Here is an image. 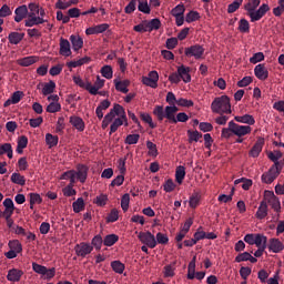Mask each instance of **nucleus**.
<instances>
[{
	"label": "nucleus",
	"mask_w": 284,
	"mask_h": 284,
	"mask_svg": "<svg viewBox=\"0 0 284 284\" xmlns=\"http://www.w3.org/2000/svg\"><path fill=\"white\" fill-rule=\"evenodd\" d=\"M261 6V0H248L246 4H244V10L247 12V17L251 19V23H255V21H261L264 14L270 12V6L267 3H263ZM256 8H258L256 10Z\"/></svg>",
	"instance_id": "1"
},
{
	"label": "nucleus",
	"mask_w": 284,
	"mask_h": 284,
	"mask_svg": "<svg viewBox=\"0 0 284 284\" xmlns=\"http://www.w3.org/2000/svg\"><path fill=\"white\" fill-rule=\"evenodd\" d=\"M211 110L214 114H232V104L230 103V97L222 95L215 98L211 104Z\"/></svg>",
	"instance_id": "2"
},
{
	"label": "nucleus",
	"mask_w": 284,
	"mask_h": 284,
	"mask_svg": "<svg viewBox=\"0 0 284 284\" xmlns=\"http://www.w3.org/2000/svg\"><path fill=\"white\" fill-rule=\"evenodd\" d=\"M281 170L283 166H271V169L262 175V182L266 183L267 185L274 183L278 175L281 174Z\"/></svg>",
	"instance_id": "3"
},
{
	"label": "nucleus",
	"mask_w": 284,
	"mask_h": 284,
	"mask_svg": "<svg viewBox=\"0 0 284 284\" xmlns=\"http://www.w3.org/2000/svg\"><path fill=\"white\" fill-rule=\"evenodd\" d=\"M264 200L266 201V205L268 203L274 212L281 214V200H278V196H275L272 191H265Z\"/></svg>",
	"instance_id": "4"
},
{
	"label": "nucleus",
	"mask_w": 284,
	"mask_h": 284,
	"mask_svg": "<svg viewBox=\"0 0 284 284\" xmlns=\"http://www.w3.org/2000/svg\"><path fill=\"white\" fill-rule=\"evenodd\" d=\"M138 239L139 241H141V243H143V245H146L151 250H154V247H156V237L150 231L140 232Z\"/></svg>",
	"instance_id": "5"
},
{
	"label": "nucleus",
	"mask_w": 284,
	"mask_h": 284,
	"mask_svg": "<svg viewBox=\"0 0 284 284\" xmlns=\"http://www.w3.org/2000/svg\"><path fill=\"white\" fill-rule=\"evenodd\" d=\"M185 57H194V59H203L205 54V49L201 44H194L189 48H185Z\"/></svg>",
	"instance_id": "6"
},
{
	"label": "nucleus",
	"mask_w": 284,
	"mask_h": 284,
	"mask_svg": "<svg viewBox=\"0 0 284 284\" xmlns=\"http://www.w3.org/2000/svg\"><path fill=\"white\" fill-rule=\"evenodd\" d=\"M142 83L149 88H159V72L150 71L148 77L142 78Z\"/></svg>",
	"instance_id": "7"
},
{
	"label": "nucleus",
	"mask_w": 284,
	"mask_h": 284,
	"mask_svg": "<svg viewBox=\"0 0 284 284\" xmlns=\"http://www.w3.org/2000/svg\"><path fill=\"white\" fill-rule=\"evenodd\" d=\"M74 250L77 256L85 258L88 254H92V250H94V246L90 245V243L81 242L80 244H77L74 246Z\"/></svg>",
	"instance_id": "8"
},
{
	"label": "nucleus",
	"mask_w": 284,
	"mask_h": 284,
	"mask_svg": "<svg viewBox=\"0 0 284 284\" xmlns=\"http://www.w3.org/2000/svg\"><path fill=\"white\" fill-rule=\"evenodd\" d=\"M233 125V134L235 136H247V134H252V126L250 125H241L231 121Z\"/></svg>",
	"instance_id": "9"
},
{
	"label": "nucleus",
	"mask_w": 284,
	"mask_h": 284,
	"mask_svg": "<svg viewBox=\"0 0 284 284\" xmlns=\"http://www.w3.org/2000/svg\"><path fill=\"white\" fill-rule=\"evenodd\" d=\"M105 85V80H101V77H97V80L94 82V85H92L91 82H88V92H90V94L97 95L99 94V90H101V88H103Z\"/></svg>",
	"instance_id": "10"
},
{
	"label": "nucleus",
	"mask_w": 284,
	"mask_h": 284,
	"mask_svg": "<svg viewBox=\"0 0 284 284\" xmlns=\"http://www.w3.org/2000/svg\"><path fill=\"white\" fill-rule=\"evenodd\" d=\"M14 21L16 23H21V21H23V19H27L29 17L28 13V6L22 4L20 7H18L14 11Z\"/></svg>",
	"instance_id": "11"
},
{
	"label": "nucleus",
	"mask_w": 284,
	"mask_h": 284,
	"mask_svg": "<svg viewBox=\"0 0 284 284\" xmlns=\"http://www.w3.org/2000/svg\"><path fill=\"white\" fill-rule=\"evenodd\" d=\"M263 145H265V139L260 138L255 144L253 145V148L250 151V156H252L253 159L258 158V154H261V152H263Z\"/></svg>",
	"instance_id": "12"
},
{
	"label": "nucleus",
	"mask_w": 284,
	"mask_h": 284,
	"mask_svg": "<svg viewBox=\"0 0 284 284\" xmlns=\"http://www.w3.org/2000/svg\"><path fill=\"white\" fill-rule=\"evenodd\" d=\"M254 73L260 81H265L267 80V77H270V72L267 71V68H265V64H257L254 69Z\"/></svg>",
	"instance_id": "13"
},
{
	"label": "nucleus",
	"mask_w": 284,
	"mask_h": 284,
	"mask_svg": "<svg viewBox=\"0 0 284 284\" xmlns=\"http://www.w3.org/2000/svg\"><path fill=\"white\" fill-rule=\"evenodd\" d=\"M75 176L80 183L88 181V168L84 164H78Z\"/></svg>",
	"instance_id": "14"
},
{
	"label": "nucleus",
	"mask_w": 284,
	"mask_h": 284,
	"mask_svg": "<svg viewBox=\"0 0 284 284\" xmlns=\"http://www.w3.org/2000/svg\"><path fill=\"white\" fill-rule=\"evenodd\" d=\"M21 276H23V271L18 268H11L8 272L7 280L11 283H19V281H21Z\"/></svg>",
	"instance_id": "15"
},
{
	"label": "nucleus",
	"mask_w": 284,
	"mask_h": 284,
	"mask_svg": "<svg viewBox=\"0 0 284 284\" xmlns=\"http://www.w3.org/2000/svg\"><path fill=\"white\" fill-rule=\"evenodd\" d=\"M178 73L180 74V80L184 83H190L192 81V75H190V67L181 65L178 68Z\"/></svg>",
	"instance_id": "16"
},
{
	"label": "nucleus",
	"mask_w": 284,
	"mask_h": 284,
	"mask_svg": "<svg viewBox=\"0 0 284 284\" xmlns=\"http://www.w3.org/2000/svg\"><path fill=\"white\" fill-rule=\"evenodd\" d=\"M120 173L121 175H118L112 182H111V187L114 186H120L123 185V181H125V176L123 174H125V162H122V164H120Z\"/></svg>",
	"instance_id": "17"
},
{
	"label": "nucleus",
	"mask_w": 284,
	"mask_h": 284,
	"mask_svg": "<svg viewBox=\"0 0 284 284\" xmlns=\"http://www.w3.org/2000/svg\"><path fill=\"white\" fill-rule=\"evenodd\" d=\"M268 250H271V252H274V254H278V252H283L284 250L283 242H281V240L278 239H271Z\"/></svg>",
	"instance_id": "18"
},
{
	"label": "nucleus",
	"mask_w": 284,
	"mask_h": 284,
	"mask_svg": "<svg viewBox=\"0 0 284 284\" xmlns=\"http://www.w3.org/2000/svg\"><path fill=\"white\" fill-rule=\"evenodd\" d=\"M267 202L263 199V201L260 203L257 212L255 213L256 219H258V221H263V219L267 216Z\"/></svg>",
	"instance_id": "19"
},
{
	"label": "nucleus",
	"mask_w": 284,
	"mask_h": 284,
	"mask_svg": "<svg viewBox=\"0 0 284 284\" xmlns=\"http://www.w3.org/2000/svg\"><path fill=\"white\" fill-rule=\"evenodd\" d=\"M43 18L37 16H29V19L24 21L26 28H32L33 26H41V23H45Z\"/></svg>",
	"instance_id": "20"
},
{
	"label": "nucleus",
	"mask_w": 284,
	"mask_h": 284,
	"mask_svg": "<svg viewBox=\"0 0 284 284\" xmlns=\"http://www.w3.org/2000/svg\"><path fill=\"white\" fill-rule=\"evenodd\" d=\"M115 90L118 92H122V94H128L130 90L128 87L130 85V80L120 81L118 79L114 80Z\"/></svg>",
	"instance_id": "21"
},
{
	"label": "nucleus",
	"mask_w": 284,
	"mask_h": 284,
	"mask_svg": "<svg viewBox=\"0 0 284 284\" xmlns=\"http://www.w3.org/2000/svg\"><path fill=\"white\" fill-rule=\"evenodd\" d=\"M70 123L78 130L79 132H83L85 130V122L80 116L73 115L70 118Z\"/></svg>",
	"instance_id": "22"
},
{
	"label": "nucleus",
	"mask_w": 284,
	"mask_h": 284,
	"mask_svg": "<svg viewBox=\"0 0 284 284\" xmlns=\"http://www.w3.org/2000/svg\"><path fill=\"white\" fill-rule=\"evenodd\" d=\"M60 54H62V57H70V54H72L68 39H60Z\"/></svg>",
	"instance_id": "23"
},
{
	"label": "nucleus",
	"mask_w": 284,
	"mask_h": 284,
	"mask_svg": "<svg viewBox=\"0 0 284 284\" xmlns=\"http://www.w3.org/2000/svg\"><path fill=\"white\" fill-rule=\"evenodd\" d=\"M24 37H26V33L11 32L8 36L9 43H11V45H19V43L23 41Z\"/></svg>",
	"instance_id": "24"
},
{
	"label": "nucleus",
	"mask_w": 284,
	"mask_h": 284,
	"mask_svg": "<svg viewBox=\"0 0 284 284\" xmlns=\"http://www.w3.org/2000/svg\"><path fill=\"white\" fill-rule=\"evenodd\" d=\"M234 120L237 123H245L246 125H254V123H256V120H254V115L250 114L236 115Z\"/></svg>",
	"instance_id": "25"
},
{
	"label": "nucleus",
	"mask_w": 284,
	"mask_h": 284,
	"mask_svg": "<svg viewBox=\"0 0 284 284\" xmlns=\"http://www.w3.org/2000/svg\"><path fill=\"white\" fill-rule=\"evenodd\" d=\"M268 159L271 161H273V166H276V168H283V165L281 164V162L278 161L280 159H283V153L281 151H273V152H270L267 154Z\"/></svg>",
	"instance_id": "26"
},
{
	"label": "nucleus",
	"mask_w": 284,
	"mask_h": 284,
	"mask_svg": "<svg viewBox=\"0 0 284 284\" xmlns=\"http://www.w3.org/2000/svg\"><path fill=\"white\" fill-rule=\"evenodd\" d=\"M92 58L84 57L79 59L78 61H70L67 63L68 68H81V65H85V63H90Z\"/></svg>",
	"instance_id": "27"
},
{
	"label": "nucleus",
	"mask_w": 284,
	"mask_h": 284,
	"mask_svg": "<svg viewBox=\"0 0 284 284\" xmlns=\"http://www.w3.org/2000/svg\"><path fill=\"white\" fill-rule=\"evenodd\" d=\"M70 41L75 52L81 50V48H83V38H81V36H71Z\"/></svg>",
	"instance_id": "28"
},
{
	"label": "nucleus",
	"mask_w": 284,
	"mask_h": 284,
	"mask_svg": "<svg viewBox=\"0 0 284 284\" xmlns=\"http://www.w3.org/2000/svg\"><path fill=\"white\" fill-rule=\"evenodd\" d=\"M54 90H57V83L50 80L49 82L44 83L42 88V94L43 97H48L49 94H52Z\"/></svg>",
	"instance_id": "29"
},
{
	"label": "nucleus",
	"mask_w": 284,
	"mask_h": 284,
	"mask_svg": "<svg viewBox=\"0 0 284 284\" xmlns=\"http://www.w3.org/2000/svg\"><path fill=\"white\" fill-rule=\"evenodd\" d=\"M114 116H116V112H114V106L113 109L110 110V112L104 116L102 121V130H105L112 121H114Z\"/></svg>",
	"instance_id": "30"
},
{
	"label": "nucleus",
	"mask_w": 284,
	"mask_h": 284,
	"mask_svg": "<svg viewBox=\"0 0 284 284\" xmlns=\"http://www.w3.org/2000/svg\"><path fill=\"white\" fill-rule=\"evenodd\" d=\"M45 143H47V145H49L50 149L57 148V145H59V136L52 135V133H47L45 134Z\"/></svg>",
	"instance_id": "31"
},
{
	"label": "nucleus",
	"mask_w": 284,
	"mask_h": 284,
	"mask_svg": "<svg viewBox=\"0 0 284 284\" xmlns=\"http://www.w3.org/2000/svg\"><path fill=\"white\" fill-rule=\"evenodd\" d=\"M26 148H28V136L21 135L18 139V145H17L18 154H23V150H26Z\"/></svg>",
	"instance_id": "32"
},
{
	"label": "nucleus",
	"mask_w": 284,
	"mask_h": 284,
	"mask_svg": "<svg viewBox=\"0 0 284 284\" xmlns=\"http://www.w3.org/2000/svg\"><path fill=\"white\" fill-rule=\"evenodd\" d=\"M185 179V166L180 165L175 170V181L181 185L183 183V180Z\"/></svg>",
	"instance_id": "33"
},
{
	"label": "nucleus",
	"mask_w": 284,
	"mask_h": 284,
	"mask_svg": "<svg viewBox=\"0 0 284 284\" xmlns=\"http://www.w3.org/2000/svg\"><path fill=\"white\" fill-rule=\"evenodd\" d=\"M189 143H199L200 139H203V134L199 131L187 130Z\"/></svg>",
	"instance_id": "34"
},
{
	"label": "nucleus",
	"mask_w": 284,
	"mask_h": 284,
	"mask_svg": "<svg viewBox=\"0 0 284 284\" xmlns=\"http://www.w3.org/2000/svg\"><path fill=\"white\" fill-rule=\"evenodd\" d=\"M119 241V235L116 234H109L103 240V245L106 247H112Z\"/></svg>",
	"instance_id": "35"
},
{
	"label": "nucleus",
	"mask_w": 284,
	"mask_h": 284,
	"mask_svg": "<svg viewBox=\"0 0 284 284\" xmlns=\"http://www.w3.org/2000/svg\"><path fill=\"white\" fill-rule=\"evenodd\" d=\"M72 207L75 214H79V212L85 210V201L83 200V197H79L75 202H73Z\"/></svg>",
	"instance_id": "36"
},
{
	"label": "nucleus",
	"mask_w": 284,
	"mask_h": 284,
	"mask_svg": "<svg viewBox=\"0 0 284 284\" xmlns=\"http://www.w3.org/2000/svg\"><path fill=\"white\" fill-rule=\"evenodd\" d=\"M164 119H168L169 123L176 124V113H173L170 106L164 109Z\"/></svg>",
	"instance_id": "37"
},
{
	"label": "nucleus",
	"mask_w": 284,
	"mask_h": 284,
	"mask_svg": "<svg viewBox=\"0 0 284 284\" xmlns=\"http://www.w3.org/2000/svg\"><path fill=\"white\" fill-rule=\"evenodd\" d=\"M111 267L115 274H123L125 272V264L121 263V261H113Z\"/></svg>",
	"instance_id": "38"
},
{
	"label": "nucleus",
	"mask_w": 284,
	"mask_h": 284,
	"mask_svg": "<svg viewBox=\"0 0 284 284\" xmlns=\"http://www.w3.org/2000/svg\"><path fill=\"white\" fill-rule=\"evenodd\" d=\"M9 247L11 251L17 252L18 254H21L23 252V246L21 245V242H19V240L9 241Z\"/></svg>",
	"instance_id": "39"
},
{
	"label": "nucleus",
	"mask_w": 284,
	"mask_h": 284,
	"mask_svg": "<svg viewBox=\"0 0 284 284\" xmlns=\"http://www.w3.org/2000/svg\"><path fill=\"white\" fill-rule=\"evenodd\" d=\"M199 203H201V194L193 193L189 200L190 207H192V210H196V207L199 206Z\"/></svg>",
	"instance_id": "40"
},
{
	"label": "nucleus",
	"mask_w": 284,
	"mask_h": 284,
	"mask_svg": "<svg viewBox=\"0 0 284 284\" xmlns=\"http://www.w3.org/2000/svg\"><path fill=\"white\" fill-rule=\"evenodd\" d=\"M11 181L16 185H21V186L26 185V176L21 175V173H12Z\"/></svg>",
	"instance_id": "41"
},
{
	"label": "nucleus",
	"mask_w": 284,
	"mask_h": 284,
	"mask_svg": "<svg viewBox=\"0 0 284 284\" xmlns=\"http://www.w3.org/2000/svg\"><path fill=\"white\" fill-rule=\"evenodd\" d=\"M255 245L256 247H267V236L263 234L255 235Z\"/></svg>",
	"instance_id": "42"
},
{
	"label": "nucleus",
	"mask_w": 284,
	"mask_h": 284,
	"mask_svg": "<svg viewBox=\"0 0 284 284\" xmlns=\"http://www.w3.org/2000/svg\"><path fill=\"white\" fill-rule=\"evenodd\" d=\"M146 28L149 32H152V30H159L161 28V20H159V18H155L151 21H146Z\"/></svg>",
	"instance_id": "43"
},
{
	"label": "nucleus",
	"mask_w": 284,
	"mask_h": 284,
	"mask_svg": "<svg viewBox=\"0 0 284 284\" xmlns=\"http://www.w3.org/2000/svg\"><path fill=\"white\" fill-rule=\"evenodd\" d=\"M140 119L144 122L148 123V125L151 128V130H154L156 128V124L152 121V115L149 113H140Z\"/></svg>",
	"instance_id": "44"
},
{
	"label": "nucleus",
	"mask_w": 284,
	"mask_h": 284,
	"mask_svg": "<svg viewBox=\"0 0 284 284\" xmlns=\"http://www.w3.org/2000/svg\"><path fill=\"white\" fill-rule=\"evenodd\" d=\"M139 139H141V135L139 133L129 134L126 135L124 143L126 145H136V143H139Z\"/></svg>",
	"instance_id": "45"
},
{
	"label": "nucleus",
	"mask_w": 284,
	"mask_h": 284,
	"mask_svg": "<svg viewBox=\"0 0 284 284\" xmlns=\"http://www.w3.org/2000/svg\"><path fill=\"white\" fill-rule=\"evenodd\" d=\"M139 4H138V10L140 12H143L144 14H150L151 9H150V4H148V0H138Z\"/></svg>",
	"instance_id": "46"
},
{
	"label": "nucleus",
	"mask_w": 284,
	"mask_h": 284,
	"mask_svg": "<svg viewBox=\"0 0 284 284\" xmlns=\"http://www.w3.org/2000/svg\"><path fill=\"white\" fill-rule=\"evenodd\" d=\"M233 134H234V130H233V124L231 121V122H229V128L222 129L221 136H222V139H231Z\"/></svg>",
	"instance_id": "47"
},
{
	"label": "nucleus",
	"mask_w": 284,
	"mask_h": 284,
	"mask_svg": "<svg viewBox=\"0 0 284 284\" xmlns=\"http://www.w3.org/2000/svg\"><path fill=\"white\" fill-rule=\"evenodd\" d=\"M154 116H156L158 121H163L165 119V109L162 105H156L153 110Z\"/></svg>",
	"instance_id": "48"
},
{
	"label": "nucleus",
	"mask_w": 284,
	"mask_h": 284,
	"mask_svg": "<svg viewBox=\"0 0 284 284\" xmlns=\"http://www.w3.org/2000/svg\"><path fill=\"white\" fill-rule=\"evenodd\" d=\"M114 112L116 116H120L122 121H128V116L125 115V109L121 104H114Z\"/></svg>",
	"instance_id": "49"
},
{
	"label": "nucleus",
	"mask_w": 284,
	"mask_h": 284,
	"mask_svg": "<svg viewBox=\"0 0 284 284\" xmlns=\"http://www.w3.org/2000/svg\"><path fill=\"white\" fill-rule=\"evenodd\" d=\"M243 6V0H234L231 4L227 7V13L233 14V12H236Z\"/></svg>",
	"instance_id": "50"
},
{
	"label": "nucleus",
	"mask_w": 284,
	"mask_h": 284,
	"mask_svg": "<svg viewBox=\"0 0 284 284\" xmlns=\"http://www.w3.org/2000/svg\"><path fill=\"white\" fill-rule=\"evenodd\" d=\"M33 63H37L36 57H27L19 60V65H22L23 68H28L29 65H32Z\"/></svg>",
	"instance_id": "51"
},
{
	"label": "nucleus",
	"mask_w": 284,
	"mask_h": 284,
	"mask_svg": "<svg viewBox=\"0 0 284 284\" xmlns=\"http://www.w3.org/2000/svg\"><path fill=\"white\" fill-rule=\"evenodd\" d=\"M32 270L36 274H41L42 276H45V273H48V267L40 265L37 262L32 263Z\"/></svg>",
	"instance_id": "52"
},
{
	"label": "nucleus",
	"mask_w": 284,
	"mask_h": 284,
	"mask_svg": "<svg viewBox=\"0 0 284 284\" xmlns=\"http://www.w3.org/2000/svg\"><path fill=\"white\" fill-rule=\"evenodd\" d=\"M146 148L149 150V156H159V150L156 149V144L152 141H146Z\"/></svg>",
	"instance_id": "53"
},
{
	"label": "nucleus",
	"mask_w": 284,
	"mask_h": 284,
	"mask_svg": "<svg viewBox=\"0 0 284 284\" xmlns=\"http://www.w3.org/2000/svg\"><path fill=\"white\" fill-rule=\"evenodd\" d=\"M47 112H49L50 114H54L57 112H61V103H59V102H51L47 106Z\"/></svg>",
	"instance_id": "54"
},
{
	"label": "nucleus",
	"mask_w": 284,
	"mask_h": 284,
	"mask_svg": "<svg viewBox=\"0 0 284 284\" xmlns=\"http://www.w3.org/2000/svg\"><path fill=\"white\" fill-rule=\"evenodd\" d=\"M121 125H123V120L121 118H116L111 126H110V135L114 134V132H116V130H119V128H121Z\"/></svg>",
	"instance_id": "55"
},
{
	"label": "nucleus",
	"mask_w": 284,
	"mask_h": 284,
	"mask_svg": "<svg viewBox=\"0 0 284 284\" xmlns=\"http://www.w3.org/2000/svg\"><path fill=\"white\" fill-rule=\"evenodd\" d=\"M172 17H181L185 14V6L184 4H178L175 8L171 10Z\"/></svg>",
	"instance_id": "56"
},
{
	"label": "nucleus",
	"mask_w": 284,
	"mask_h": 284,
	"mask_svg": "<svg viewBox=\"0 0 284 284\" xmlns=\"http://www.w3.org/2000/svg\"><path fill=\"white\" fill-rule=\"evenodd\" d=\"M115 221H119V210L112 209L106 216V223H115Z\"/></svg>",
	"instance_id": "57"
},
{
	"label": "nucleus",
	"mask_w": 284,
	"mask_h": 284,
	"mask_svg": "<svg viewBox=\"0 0 284 284\" xmlns=\"http://www.w3.org/2000/svg\"><path fill=\"white\" fill-rule=\"evenodd\" d=\"M93 203H95V205H99V207H103L108 203V195L101 194V195L97 196L93 200Z\"/></svg>",
	"instance_id": "58"
},
{
	"label": "nucleus",
	"mask_w": 284,
	"mask_h": 284,
	"mask_svg": "<svg viewBox=\"0 0 284 284\" xmlns=\"http://www.w3.org/2000/svg\"><path fill=\"white\" fill-rule=\"evenodd\" d=\"M121 207H122L123 212H128V210H130V194L129 193H126L122 196Z\"/></svg>",
	"instance_id": "59"
},
{
	"label": "nucleus",
	"mask_w": 284,
	"mask_h": 284,
	"mask_svg": "<svg viewBox=\"0 0 284 284\" xmlns=\"http://www.w3.org/2000/svg\"><path fill=\"white\" fill-rule=\"evenodd\" d=\"M199 19H201V16H199V12H196V11H190L185 17L186 23H192L194 21H199Z\"/></svg>",
	"instance_id": "60"
},
{
	"label": "nucleus",
	"mask_w": 284,
	"mask_h": 284,
	"mask_svg": "<svg viewBox=\"0 0 284 284\" xmlns=\"http://www.w3.org/2000/svg\"><path fill=\"white\" fill-rule=\"evenodd\" d=\"M101 245H103V237L95 235L91 241V246L95 247V250H101Z\"/></svg>",
	"instance_id": "61"
},
{
	"label": "nucleus",
	"mask_w": 284,
	"mask_h": 284,
	"mask_svg": "<svg viewBox=\"0 0 284 284\" xmlns=\"http://www.w3.org/2000/svg\"><path fill=\"white\" fill-rule=\"evenodd\" d=\"M239 30L243 33L250 32V22L245 19L240 20Z\"/></svg>",
	"instance_id": "62"
},
{
	"label": "nucleus",
	"mask_w": 284,
	"mask_h": 284,
	"mask_svg": "<svg viewBox=\"0 0 284 284\" xmlns=\"http://www.w3.org/2000/svg\"><path fill=\"white\" fill-rule=\"evenodd\" d=\"M101 74L104 77V79H112V67L111 65H104L101 69Z\"/></svg>",
	"instance_id": "63"
},
{
	"label": "nucleus",
	"mask_w": 284,
	"mask_h": 284,
	"mask_svg": "<svg viewBox=\"0 0 284 284\" xmlns=\"http://www.w3.org/2000/svg\"><path fill=\"white\" fill-rule=\"evenodd\" d=\"M284 12V0H278V6L273 9V14L275 17H281Z\"/></svg>",
	"instance_id": "64"
}]
</instances>
